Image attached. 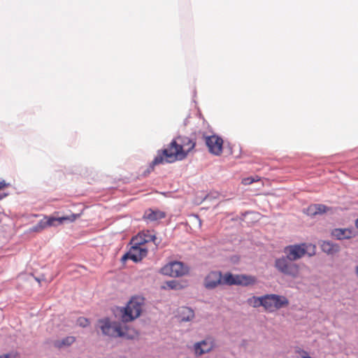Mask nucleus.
Wrapping results in <instances>:
<instances>
[{"instance_id": "obj_30", "label": "nucleus", "mask_w": 358, "mask_h": 358, "mask_svg": "<svg viewBox=\"0 0 358 358\" xmlns=\"http://www.w3.org/2000/svg\"><path fill=\"white\" fill-rule=\"evenodd\" d=\"M77 324L82 327H86L90 324V321L88 319L84 317H80L77 320Z\"/></svg>"}, {"instance_id": "obj_31", "label": "nucleus", "mask_w": 358, "mask_h": 358, "mask_svg": "<svg viewBox=\"0 0 358 358\" xmlns=\"http://www.w3.org/2000/svg\"><path fill=\"white\" fill-rule=\"evenodd\" d=\"M295 353L300 355L301 358H313L309 356L308 352L300 348H296L295 349Z\"/></svg>"}, {"instance_id": "obj_17", "label": "nucleus", "mask_w": 358, "mask_h": 358, "mask_svg": "<svg viewBox=\"0 0 358 358\" xmlns=\"http://www.w3.org/2000/svg\"><path fill=\"white\" fill-rule=\"evenodd\" d=\"M194 317V312L189 307H182L179 311V318L181 322H189Z\"/></svg>"}, {"instance_id": "obj_2", "label": "nucleus", "mask_w": 358, "mask_h": 358, "mask_svg": "<svg viewBox=\"0 0 358 358\" xmlns=\"http://www.w3.org/2000/svg\"><path fill=\"white\" fill-rule=\"evenodd\" d=\"M99 328L104 336L113 338H122L127 340H134L135 336L128 333V327H122L120 322L111 321L109 317L99 320Z\"/></svg>"}, {"instance_id": "obj_4", "label": "nucleus", "mask_w": 358, "mask_h": 358, "mask_svg": "<svg viewBox=\"0 0 358 358\" xmlns=\"http://www.w3.org/2000/svg\"><path fill=\"white\" fill-rule=\"evenodd\" d=\"M258 299L259 305H262L265 310L270 312L286 307L289 304V300L286 296L276 294H265L259 296Z\"/></svg>"}, {"instance_id": "obj_27", "label": "nucleus", "mask_w": 358, "mask_h": 358, "mask_svg": "<svg viewBox=\"0 0 358 358\" xmlns=\"http://www.w3.org/2000/svg\"><path fill=\"white\" fill-rule=\"evenodd\" d=\"M259 180V178L258 176H255V177L250 176V177L243 178L242 180V183L244 185H251L253 182H257Z\"/></svg>"}, {"instance_id": "obj_25", "label": "nucleus", "mask_w": 358, "mask_h": 358, "mask_svg": "<svg viewBox=\"0 0 358 358\" xmlns=\"http://www.w3.org/2000/svg\"><path fill=\"white\" fill-rule=\"evenodd\" d=\"M315 204H311L308 208L303 209V213L308 216L313 217L317 215V211L315 210Z\"/></svg>"}, {"instance_id": "obj_21", "label": "nucleus", "mask_w": 358, "mask_h": 358, "mask_svg": "<svg viewBox=\"0 0 358 358\" xmlns=\"http://www.w3.org/2000/svg\"><path fill=\"white\" fill-rule=\"evenodd\" d=\"M234 274L227 272L224 275H222V285H234Z\"/></svg>"}, {"instance_id": "obj_20", "label": "nucleus", "mask_w": 358, "mask_h": 358, "mask_svg": "<svg viewBox=\"0 0 358 358\" xmlns=\"http://www.w3.org/2000/svg\"><path fill=\"white\" fill-rule=\"evenodd\" d=\"M257 281V279L255 276L241 274V286L247 287L249 285H254Z\"/></svg>"}, {"instance_id": "obj_34", "label": "nucleus", "mask_w": 358, "mask_h": 358, "mask_svg": "<svg viewBox=\"0 0 358 358\" xmlns=\"http://www.w3.org/2000/svg\"><path fill=\"white\" fill-rule=\"evenodd\" d=\"M8 184L6 182L5 180H2L0 182V189L4 188L5 187L8 186Z\"/></svg>"}, {"instance_id": "obj_14", "label": "nucleus", "mask_w": 358, "mask_h": 358, "mask_svg": "<svg viewBox=\"0 0 358 358\" xmlns=\"http://www.w3.org/2000/svg\"><path fill=\"white\" fill-rule=\"evenodd\" d=\"M320 248L324 253L333 255L339 252L340 246L330 241H323L320 244Z\"/></svg>"}, {"instance_id": "obj_36", "label": "nucleus", "mask_w": 358, "mask_h": 358, "mask_svg": "<svg viewBox=\"0 0 358 358\" xmlns=\"http://www.w3.org/2000/svg\"><path fill=\"white\" fill-rule=\"evenodd\" d=\"M8 194H0V201L5 198Z\"/></svg>"}, {"instance_id": "obj_28", "label": "nucleus", "mask_w": 358, "mask_h": 358, "mask_svg": "<svg viewBox=\"0 0 358 358\" xmlns=\"http://www.w3.org/2000/svg\"><path fill=\"white\" fill-rule=\"evenodd\" d=\"M80 215L79 213H71L70 215L62 216V217L66 218L64 220V223L65 222L71 223L75 221L77 218H78Z\"/></svg>"}, {"instance_id": "obj_35", "label": "nucleus", "mask_w": 358, "mask_h": 358, "mask_svg": "<svg viewBox=\"0 0 358 358\" xmlns=\"http://www.w3.org/2000/svg\"><path fill=\"white\" fill-rule=\"evenodd\" d=\"M0 358H10V355L9 354H5V355H0Z\"/></svg>"}, {"instance_id": "obj_11", "label": "nucleus", "mask_w": 358, "mask_h": 358, "mask_svg": "<svg viewBox=\"0 0 358 358\" xmlns=\"http://www.w3.org/2000/svg\"><path fill=\"white\" fill-rule=\"evenodd\" d=\"M166 217V213L159 209L148 208L145 210L143 220L146 222H152Z\"/></svg>"}, {"instance_id": "obj_7", "label": "nucleus", "mask_w": 358, "mask_h": 358, "mask_svg": "<svg viewBox=\"0 0 358 358\" xmlns=\"http://www.w3.org/2000/svg\"><path fill=\"white\" fill-rule=\"evenodd\" d=\"M306 243L289 245L284 248L285 256L294 262L302 258L307 253Z\"/></svg>"}, {"instance_id": "obj_6", "label": "nucleus", "mask_w": 358, "mask_h": 358, "mask_svg": "<svg viewBox=\"0 0 358 358\" xmlns=\"http://www.w3.org/2000/svg\"><path fill=\"white\" fill-rule=\"evenodd\" d=\"M187 272V268L181 262L173 261L164 265L161 269L162 275L171 277H180Z\"/></svg>"}, {"instance_id": "obj_22", "label": "nucleus", "mask_w": 358, "mask_h": 358, "mask_svg": "<svg viewBox=\"0 0 358 358\" xmlns=\"http://www.w3.org/2000/svg\"><path fill=\"white\" fill-rule=\"evenodd\" d=\"M128 259H131L134 262H135V260L138 259V258L134 255V252H132L131 248L128 252H127L122 256L120 261L122 263H125Z\"/></svg>"}, {"instance_id": "obj_24", "label": "nucleus", "mask_w": 358, "mask_h": 358, "mask_svg": "<svg viewBox=\"0 0 358 358\" xmlns=\"http://www.w3.org/2000/svg\"><path fill=\"white\" fill-rule=\"evenodd\" d=\"M166 284L170 289L178 290L182 288V285L176 280L166 281Z\"/></svg>"}, {"instance_id": "obj_16", "label": "nucleus", "mask_w": 358, "mask_h": 358, "mask_svg": "<svg viewBox=\"0 0 358 358\" xmlns=\"http://www.w3.org/2000/svg\"><path fill=\"white\" fill-rule=\"evenodd\" d=\"M331 235L337 240L349 239L352 237V231L346 228H336L332 231Z\"/></svg>"}, {"instance_id": "obj_37", "label": "nucleus", "mask_w": 358, "mask_h": 358, "mask_svg": "<svg viewBox=\"0 0 358 358\" xmlns=\"http://www.w3.org/2000/svg\"><path fill=\"white\" fill-rule=\"evenodd\" d=\"M355 224H356V227L358 228V218L356 220Z\"/></svg>"}, {"instance_id": "obj_33", "label": "nucleus", "mask_w": 358, "mask_h": 358, "mask_svg": "<svg viewBox=\"0 0 358 358\" xmlns=\"http://www.w3.org/2000/svg\"><path fill=\"white\" fill-rule=\"evenodd\" d=\"M259 296H257H257H253V299H254V301H254V305H253V306H254L255 308L259 307V306H262V305H259V299H258V298H259Z\"/></svg>"}, {"instance_id": "obj_15", "label": "nucleus", "mask_w": 358, "mask_h": 358, "mask_svg": "<svg viewBox=\"0 0 358 358\" xmlns=\"http://www.w3.org/2000/svg\"><path fill=\"white\" fill-rule=\"evenodd\" d=\"M131 244L132 252H134V255L138 258L137 260H135V263H138L147 256L148 250L146 248L141 247L143 244L140 243L138 241Z\"/></svg>"}, {"instance_id": "obj_5", "label": "nucleus", "mask_w": 358, "mask_h": 358, "mask_svg": "<svg viewBox=\"0 0 358 358\" xmlns=\"http://www.w3.org/2000/svg\"><path fill=\"white\" fill-rule=\"evenodd\" d=\"M274 266L280 273L293 278H297L299 274V266L285 255L275 259Z\"/></svg>"}, {"instance_id": "obj_10", "label": "nucleus", "mask_w": 358, "mask_h": 358, "mask_svg": "<svg viewBox=\"0 0 358 358\" xmlns=\"http://www.w3.org/2000/svg\"><path fill=\"white\" fill-rule=\"evenodd\" d=\"M135 240L143 244L152 242L157 247L159 245L161 241V240L158 241L156 235L152 234L150 230H143L140 231L137 236L131 239V243Z\"/></svg>"}, {"instance_id": "obj_23", "label": "nucleus", "mask_w": 358, "mask_h": 358, "mask_svg": "<svg viewBox=\"0 0 358 358\" xmlns=\"http://www.w3.org/2000/svg\"><path fill=\"white\" fill-rule=\"evenodd\" d=\"M44 229H45V226L44 222L42 219L37 224H36L35 225L30 227L29 229V232H40L42 230H43Z\"/></svg>"}, {"instance_id": "obj_32", "label": "nucleus", "mask_w": 358, "mask_h": 358, "mask_svg": "<svg viewBox=\"0 0 358 358\" xmlns=\"http://www.w3.org/2000/svg\"><path fill=\"white\" fill-rule=\"evenodd\" d=\"M234 285H241V274L234 275Z\"/></svg>"}, {"instance_id": "obj_1", "label": "nucleus", "mask_w": 358, "mask_h": 358, "mask_svg": "<svg viewBox=\"0 0 358 358\" xmlns=\"http://www.w3.org/2000/svg\"><path fill=\"white\" fill-rule=\"evenodd\" d=\"M195 146L196 143L190 138L178 135L172 139L166 148L160 150L162 155L166 157V163L171 164L185 159Z\"/></svg>"}, {"instance_id": "obj_26", "label": "nucleus", "mask_w": 358, "mask_h": 358, "mask_svg": "<svg viewBox=\"0 0 358 358\" xmlns=\"http://www.w3.org/2000/svg\"><path fill=\"white\" fill-rule=\"evenodd\" d=\"M315 209L317 211V215H322L327 212L329 210V207L322 204V203H315Z\"/></svg>"}, {"instance_id": "obj_18", "label": "nucleus", "mask_w": 358, "mask_h": 358, "mask_svg": "<svg viewBox=\"0 0 358 358\" xmlns=\"http://www.w3.org/2000/svg\"><path fill=\"white\" fill-rule=\"evenodd\" d=\"M65 218L61 217L55 216H45L43 219L45 228L47 227H57L64 223Z\"/></svg>"}, {"instance_id": "obj_9", "label": "nucleus", "mask_w": 358, "mask_h": 358, "mask_svg": "<svg viewBox=\"0 0 358 358\" xmlns=\"http://www.w3.org/2000/svg\"><path fill=\"white\" fill-rule=\"evenodd\" d=\"M222 285V272L220 271H210L204 279L205 287L213 289Z\"/></svg>"}, {"instance_id": "obj_38", "label": "nucleus", "mask_w": 358, "mask_h": 358, "mask_svg": "<svg viewBox=\"0 0 358 358\" xmlns=\"http://www.w3.org/2000/svg\"><path fill=\"white\" fill-rule=\"evenodd\" d=\"M248 212H245V213L243 214V216H245V215H246V214H248Z\"/></svg>"}, {"instance_id": "obj_8", "label": "nucleus", "mask_w": 358, "mask_h": 358, "mask_svg": "<svg viewBox=\"0 0 358 358\" xmlns=\"http://www.w3.org/2000/svg\"><path fill=\"white\" fill-rule=\"evenodd\" d=\"M204 137L206 145L209 152L215 156H220L223 150V139L216 134L207 136H204Z\"/></svg>"}, {"instance_id": "obj_12", "label": "nucleus", "mask_w": 358, "mask_h": 358, "mask_svg": "<svg viewBox=\"0 0 358 358\" xmlns=\"http://www.w3.org/2000/svg\"><path fill=\"white\" fill-rule=\"evenodd\" d=\"M166 157L162 155V152L160 150H158L157 155L150 164L149 166L143 171L142 176L143 177L148 176L154 170L155 166L166 163Z\"/></svg>"}, {"instance_id": "obj_13", "label": "nucleus", "mask_w": 358, "mask_h": 358, "mask_svg": "<svg viewBox=\"0 0 358 358\" xmlns=\"http://www.w3.org/2000/svg\"><path fill=\"white\" fill-rule=\"evenodd\" d=\"M213 347V343L206 339L195 343L194 351L196 355H202L210 352Z\"/></svg>"}, {"instance_id": "obj_29", "label": "nucleus", "mask_w": 358, "mask_h": 358, "mask_svg": "<svg viewBox=\"0 0 358 358\" xmlns=\"http://www.w3.org/2000/svg\"><path fill=\"white\" fill-rule=\"evenodd\" d=\"M219 197V193L217 192H212L208 194H207L204 198L203 199V201H212L214 199H217Z\"/></svg>"}, {"instance_id": "obj_39", "label": "nucleus", "mask_w": 358, "mask_h": 358, "mask_svg": "<svg viewBox=\"0 0 358 358\" xmlns=\"http://www.w3.org/2000/svg\"><path fill=\"white\" fill-rule=\"evenodd\" d=\"M36 280H37L38 282H40V280L37 278H36Z\"/></svg>"}, {"instance_id": "obj_3", "label": "nucleus", "mask_w": 358, "mask_h": 358, "mask_svg": "<svg viewBox=\"0 0 358 358\" xmlns=\"http://www.w3.org/2000/svg\"><path fill=\"white\" fill-rule=\"evenodd\" d=\"M145 299L134 296L128 301L126 306L120 308L121 320L122 322H130L140 317Z\"/></svg>"}, {"instance_id": "obj_19", "label": "nucleus", "mask_w": 358, "mask_h": 358, "mask_svg": "<svg viewBox=\"0 0 358 358\" xmlns=\"http://www.w3.org/2000/svg\"><path fill=\"white\" fill-rule=\"evenodd\" d=\"M75 341L76 338L74 336H66L62 340L56 341L55 343V346L58 348H62L64 346L71 345Z\"/></svg>"}]
</instances>
